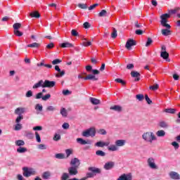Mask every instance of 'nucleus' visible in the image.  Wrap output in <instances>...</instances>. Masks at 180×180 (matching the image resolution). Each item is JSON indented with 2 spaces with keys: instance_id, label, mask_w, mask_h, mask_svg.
<instances>
[{
  "instance_id": "0e129e2a",
  "label": "nucleus",
  "mask_w": 180,
  "mask_h": 180,
  "mask_svg": "<svg viewBox=\"0 0 180 180\" xmlns=\"http://www.w3.org/2000/svg\"><path fill=\"white\" fill-rule=\"evenodd\" d=\"M22 120H23V115H18L15 119V123H20Z\"/></svg>"
},
{
  "instance_id": "a18cd8bd",
  "label": "nucleus",
  "mask_w": 180,
  "mask_h": 180,
  "mask_svg": "<svg viewBox=\"0 0 180 180\" xmlns=\"http://www.w3.org/2000/svg\"><path fill=\"white\" fill-rule=\"evenodd\" d=\"M78 8H80V9H88V6L86 4H77Z\"/></svg>"
},
{
  "instance_id": "aec40b11",
  "label": "nucleus",
  "mask_w": 180,
  "mask_h": 180,
  "mask_svg": "<svg viewBox=\"0 0 180 180\" xmlns=\"http://www.w3.org/2000/svg\"><path fill=\"white\" fill-rule=\"evenodd\" d=\"M160 57L162 58H163V60H166V61H168V63H169L170 60L168 59L169 57V53H168V52H167V51H161Z\"/></svg>"
},
{
  "instance_id": "423d86ee",
  "label": "nucleus",
  "mask_w": 180,
  "mask_h": 180,
  "mask_svg": "<svg viewBox=\"0 0 180 180\" xmlns=\"http://www.w3.org/2000/svg\"><path fill=\"white\" fill-rule=\"evenodd\" d=\"M91 72H92L93 75L89 74V75L85 77H84L85 81H87V79H91V80H93V81H98V78L96 77V76H95V75H98V74H100L99 70L94 69V70H92Z\"/></svg>"
},
{
  "instance_id": "e433bc0d",
  "label": "nucleus",
  "mask_w": 180,
  "mask_h": 180,
  "mask_svg": "<svg viewBox=\"0 0 180 180\" xmlns=\"http://www.w3.org/2000/svg\"><path fill=\"white\" fill-rule=\"evenodd\" d=\"M15 146H17L18 147H22V146H25V141L23 140L15 141Z\"/></svg>"
},
{
  "instance_id": "338daca9",
  "label": "nucleus",
  "mask_w": 180,
  "mask_h": 180,
  "mask_svg": "<svg viewBox=\"0 0 180 180\" xmlns=\"http://www.w3.org/2000/svg\"><path fill=\"white\" fill-rule=\"evenodd\" d=\"M38 148L39 150H47V146H46L45 144H39L38 146Z\"/></svg>"
},
{
  "instance_id": "6e6552de",
  "label": "nucleus",
  "mask_w": 180,
  "mask_h": 180,
  "mask_svg": "<svg viewBox=\"0 0 180 180\" xmlns=\"http://www.w3.org/2000/svg\"><path fill=\"white\" fill-rule=\"evenodd\" d=\"M137 42L133 39H129L126 43L125 47L127 50H131L133 46H136Z\"/></svg>"
},
{
  "instance_id": "2f4dec72",
  "label": "nucleus",
  "mask_w": 180,
  "mask_h": 180,
  "mask_svg": "<svg viewBox=\"0 0 180 180\" xmlns=\"http://www.w3.org/2000/svg\"><path fill=\"white\" fill-rule=\"evenodd\" d=\"M30 16L31 18H36L37 19H39V18H40V13L37 11H33L30 13Z\"/></svg>"
},
{
  "instance_id": "f8f14e48",
  "label": "nucleus",
  "mask_w": 180,
  "mask_h": 180,
  "mask_svg": "<svg viewBox=\"0 0 180 180\" xmlns=\"http://www.w3.org/2000/svg\"><path fill=\"white\" fill-rule=\"evenodd\" d=\"M154 158H150L148 159V165L152 169H158V167L155 165Z\"/></svg>"
},
{
  "instance_id": "a878e982",
  "label": "nucleus",
  "mask_w": 180,
  "mask_h": 180,
  "mask_svg": "<svg viewBox=\"0 0 180 180\" xmlns=\"http://www.w3.org/2000/svg\"><path fill=\"white\" fill-rule=\"evenodd\" d=\"M51 176V172L49 171L44 172L42 174L43 179H50Z\"/></svg>"
},
{
  "instance_id": "c85d7f7f",
  "label": "nucleus",
  "mask_w": 180,
  "mask_h": 180,
  "mask_svg": "<svg viewBox=\"0 0 180 180\" xmlns=\"http://www.w3.org/2000/svg\"><path fill=\"white\" fill-rule=\"evenodd\" d=\"M159 126L162 128V129H168V127H169V125L167 124V122L165 121H161L159 122Z\"/></svg>"
},
{
  "instance_id": "dca6fc26",
  "label": "nucleus",
  "mask_w": 180,
  "mask_h": 180,
  "mask_svg": "<svg viewBox=\"0 0 180 180\" xmlns=\"http://www.w3.org/2000/svg\"><path fill=\"white\" fill-rule=\"evenodd\" d=\"M114 167L115 162H108L104 165L103 168L106 171H109L110 169H112Z\"/></svg>"
},
{
  "instance_id": "bb28decb",
  "label": "nucleus",
  "mask_w": 180,
  "mask_h": 180,
  "mask_svg": "<svg viewBox=\"0 0 180 180\" xmlns=\"http://www.w3.org/2000/svg\"><path fill=\"white\" fill-rule=\"evenodd\" d=\"M89 101L91 103H92V105H99V103H101V100L95 98L94 97H90Z\"/></svg>"
},
{
  "instance_id": "79ce46f5",
  "label": "nucleus",
  "mask_w": 180,
  "mask_h": 180,
  "mask_svg": "<svg viewBox=\"0 0 180 180\" xmlns=\"http://www.w3.org/2000/svg\"><path fill=\"white\" fill-rule=\"evenodd\" d=\"M22 124L17 123L15 126L14 130H15V131H19V130H22Z\"/></svg>"
},
{
  "instance_id": "8fccbe9b",
  "label": "nucleus",
  "mask_w": 180,
  "mask_h": 180,
  "mask_svg": "<svg viewBox=\"0 0 180 180\" xmlns=\"http://www.w3.org/2000/svg\"><path fill=\"white\" fill-rule=\"evenodd\" d=\"M60 63H63V60L59 58H56L52 61L53 65H57V64H60Z\"/></svg>"
},
{
  "instance_id": "ddd939ff",
  "label": "nucleus",
  "mask_w": 180,
  "mask_h": 180,
  "mask_svg": "<svg viewBox=\"0 0 180 180\" xmlns=\"http://www.w3.org/2000/svg\"><path fill=\"white\" fill-rule=\"evenodd\" d=\"M55 70L57 71L58 72H60V74L56 75V78H60V77H64V75H65V71L61 70V69L60 68V66L57 65H55Z\"/></svg>"
},
{
  "instance_id": "f704fd0d",
  "label": "nucleus",
  "mask_w": 180,
  "mask_h": 180,
  "mask_svg": "<svg viewBox=\"0 0 180 180\" xmlns=\"http://www.w3.org/2000/svg\"><path fill=\"white\" fill-rule=\"evenodd\" d=\"M165 112V113H171L172 115H174V113L176 112V110L175 108H166Z\"/></svg>"
},
{
  "instance_id": "a211bd4d",
  "label": "nucleus",
  "mask_w": 180,
  "mask_h": 180,
  "mask_svg": "<svg viewBox=\"0 0 180 180\" xmlns=\"http://www.w3.org/2000/svg\"><path fill=\"white\" fill-rule=\"evenodd\" d=\"M25 112H26V108H17L15 110V114L18 115V116H23V113H25Z\"/></svg>"
},
{
  "instance_id": "4d7b16f0",
  "label": "nucleus",
  "mask_w": 180,
  "mask_h": 180,
  "mask_svg": "<svg viewBox=\"0 0 180 180\" xmlns=\"http://www.w3.org/2000/svg\"><path fill=\"white\" fill-rule=\"evenodd\" d=\"M112 39H116L117 37V30H116L115 28H113V32L111 34Z\"/></svg>"
},
{
  "instance_id": "774afa93",
  "label": "nucleus",
  "mask_w": 180,
  "mask_h": 180,
  "mask_svg": "<svg viewBox=\"0 0 180 180\" xmlns=\"http://www.w3.org/2000/svg\"><path fill=\"white\" fill-rule=\"evenodd\" d=\"M83 27L84 29H89V27H91V24L88 22H85L84 24H83Z\"/></svg>"
},
{
  "instance_id": "7ed1b4c3",
  "label": "nucleus",
  "mask_w": 180,
  "mask_h": 180,
  "mask_svg": "<svg viewBox=\"0 0 180 180\" xmlns=\"http://www.w3.org/2000/svg\"><path fill=\"white\" fill-rule=\"evenodd\" d=\"M142 139L148 143H153V141L157 140V137L153 132H145L142 135Z\"/></svg>"
},
{
  "instance_id": "4be33fe9",
  "label": "nucleus",
  "mask_w": 180,
  "mask_h": 180,
  "mask_svg": "<svg viewBox=\"0 0 180 180\" xmlns=\"http://www.w3.org/2000/svg\"><path fill=\"white\" fill-rule=\"evenodd\" d=\"M60 46L62 49H71L72 47H74V45L70 42H63L60 44Z\"/></svg>"
},
{
  "instance_id": "9d476101",
  "label": "nucleus",
  "mask_w": 180,
  "mask_h": 180,
  "mask_svg": "<svg viewBox=\"0 0 180 180\" xmlns=\"http://www.w3.org/2000/svg\"><path fill=\"white\" fill-rule=\"evenodd\" d=\"M133 179V176L131 173L129 174H122L117 180H131Z\"/></svg>"
},
{
  "instance_id": "39448f33",
  "label": "nucleus",
  "mask_w": 180,
  "mask_h": 180,
  "mask_svg": "<svg viewBox=\"0 0 180 180\" xmlns=\"http://www.w3.org/2000/svg\"><path fill=\"white\" fill-rule=\"evenodd\" d=\"M22 175L23 176H25V178H29V176H32V175H34L36 174V171L33 168H30L28 167H22Z\"/></svg>"
},
{
  "instance_id": "3c124183",
  "label": "nucleus",
  "mask_w": 180,
  "mask_h": 180,
  "mask_svg": "<svg viewBox=\"0 0 180 180\" xmlns=\"http://www.w3.org/2000/svg\"><path fill=\"white\" fill-rule=\"evenodd\" d=\"M151 44H153V39L150 37H148L145 46L146 47H149Z\"/></svg>"
},
{
  "instance_id": "c03bdc74",
  "label": "nucleus",
  "mask_w": 180,
  "mask_h": 180,
  "mask_svg": "<svg viewBox=\"0 0 180 180\" xmlns=\"http://www.w3.org/2000/svg\"><path fill=\"white\" fill-rule=\"evenodd\" d=\"M136 98L138 101H139V102L144 101V95H143V94H137L136 96Z\"/></svg>"
},
{
  "instance_id": "72a5a7b5",
  "label": "nucleus",
  "mask_w": 180,
  "mask_h": 180,
  "mask_svg": "<svg viewBox=\"0 0 180 180\" xmlns=\"http://www.w3.org/2000/svg\"><path fill=\"white\" fill-rule=\"evenodd\" d=\"M55 158H57V160H64V158H65V155L64 153H57L55 155Z\"/></svg>"
},
{
  "instance_id": "052dcab7",
  "label": "nucleus",
  "mask_w": 180,
  "mask_h": 180,
  "mask_svg": "<svg viewBox=\"0 0 180 180\" xmlns=\"http://www.w3.org/2000/svg\"><path fill=\"white\" fill-rule=\"evenodd\" d=\"M25 96L26 98H32V96H33V91H32V90L27 91L25 94Z\"/></svg>"
},
{
  "instance_id": "6e6d98bb",
  "label": "nucleus",
  "mask_w": 180,
  "mask_h": 180,
  "mask_svg": "<svg viewBox=\"0 0 180 180\" xmlns=\"http://www.w3.org/2000/svg\"><path fill=\"white\" fill-rule=\"evenodd\" d=\"M144 33V30L141 29H138L135 30V34H137L138 36H141Z\"/></svg>"
},
{
  "instance_id": "f257e3e1",
  "label": "nucleus",
  "mask_w": 180,
  "mask_h": 180,
  "mask_svg": "<svg viewBox=\"0 0 180 180\" xmlns=\"http://www.w3.org/2000/svg\"><path fill=\"white\" fill-rule=\"evenodd\" d=\"M53 86H56L55 81H50L47 79L43 81V79H41L33 85L32 89H37L39 88H53Z\"/></svg>"
},
{
  "instance_id": "e2e57ef3",
  "label": "nucleus",
  "mask_w": 180,
  "mask_h": 180,
  "mask_svg": "<svg viewBox=\"0 0 180 180\" xmlns=\"http://www.w3.org/2000/svg\"><path fill=\"white\" fill-rule=\"evenodd\" d=\"M66 158H68L71 154H72V150L71 149H66L65 150Z\"/></svg>"
},
{
  "instance_id": "4468645a",
  "label": "nucleus",
  "mask_w": 180,
  "mask_h": 180,
  "mask_svg": "<svg viewBox=\"0 0 180 180\" xmlns=\"http://www.w3.org/2000/svg\"><path fill=\"white\" fill-rule=\"evenodd\" d=\"M131 76L132 77V78H135L134 81L136 82H139V81H140V77L141 76V75H140V72L137 71H132L131 72Z\"/></svg>"
},
{
  "instance_id": "6ab92c4d",
  "label": "nucleus",
  "mask_w": 180,
  "mask_h": 180,
  "mask_svg": "<svg viewBox=\"0 0 180 180\" xmlns=\"http://www.w3.org/2000/svg\"><path fill=\"white\" fill-rule=\"evenodd\" d=\"M77 142L79 143V144H82V146H85V144H91L92 142L89 140H84L82 138H77Z\"/></svg>"
},
{
  "instance_id": "69168bd1",
  "label": "nucleus",
  "mask_w": 180,
  "mask_h": 180,
  "mask_svg": "<svg viewBox=\"0 0 180 180\" xmlns=\"http://www.w3.org/2000/svg\"><path fill=\"white\" fill-rule=\"evenodd\" d=\"M35 99H43V93L39 92L36 94Z\"/></svg>"
},
{
  "instance_id": "58836bf2",
  "label": "nucleus",
  "mask_w": 180,
  "mask_h": 180,
  "mask_svg": "<svg viewBox=\"0 0 180 180\" xmlns=\"http://www.w3.org/2000/svg\"><path fill=\"white\" fill-rule=\"evenodd\" d=\"M96 155L98 157H105V155H106V153L103 152V150H97L96 152Z\"/></svg>"
},
{
  "instance_id": "09e8293b",
  "label": "nucleus",
  "mask_w": 180,
  "mask_h": 180,
  "mask_svg": "<svg viewBox=\"0 0 180 180\" xmlns=\"http://www.w3.org/2000/svg\"><path fill=\"white\" fill-rule=\"evenodd\" d=\"M25 136L27 139H29V140H32V139L34 137V135L32 132H27Z\"/></svg>"
},
{
  "instance_id": "b1692460",
  "label": "nucleus",
  "mask_w": 180,
  "mask_h": 180,
  "mask_svg": "<svg viewBox=\"0 0 180 180\" xmlns=\"http://www.w3.org/2000/svg\"><path fill=\"white\" fill-rule=\"evenodd\" d=\"M171 28L166 27V29H163L161 30V33L163 36H169L171 34Z\"/></svg>"
},
{
  "instance_id": "0eeeda50",
  "label": "nucleus",
  "mask_w": 180,
  "mask_h": 180,
  "mask_svg": "<svg viewBox=\"0 0 180 180\" xmlns=\"http://www.w3.org/2000/svg\"><path fill=\"white\" fill-rule=\"evenodd\" d=\"M69 178L70 176H75V175H78V167H75L74 166H71L68 169Z\"/></svg>"
},
{
  "instance_id": "bf43d9fd",
  "label": "nucleus",
  "mask_w": 180,
  "mask_h": 180,
  "mask_svg": "<svg viewBox=\"0 0 180 180\" xmlns=\"http://www.w3.org/2000/svg\"><path fill=\"white\" fill-rule=\"evenodd\" d=\"M145 100L146 101L148 105H151V103H153V101L150 99V97H148V95L147 94L145 95Z\"/></svg>"
},
{
  "instance_id": "5fc2aeb1",
  "label": "nucleus",
  "mask_w": 180,
  "mask_h": 180,
  "mask_svg": "<svg viewBox=\"0 0 180 180\" xmlns=\"http://www.w3.org/2000/svg\"><path fill=\"white\" fill-rule=\"evenodd\" d=\"M35 137L37 143H41V138H40V134H39V132H35Z\"/></svg>"
},
{
  "instance_id": "680f3d73",
  "label": "nucleus",
  "mask_w": 180,
  "mask_h": 180,
  "mask_svg": "<svg viewBox=\"0 0 180 180\" xmlns=\"http://www.w3.org/2000/svg\"><path fill=\"white\" fill-rule=\"evenodd\" d=\"M35 110H39V112H41L43 110V105L40 104H37L35 105Z\"/></svg>"
},
{
  "instance_id": "de8ad7c7",
  "label": "nucleus",
  "mask_w": 180,
  "mask_h": 180,
  "mask_svg": "<svg viewBox=\"0 0 180 180\" xmlns=\"http://www.w3.org/2000/svg\"><path fill=\"white\" fill-rule=\"evenodd\" d=\"M53 140L54 141H59V140H61V135L55 134L53 136Z\"/></svg>"
},
{
  "instance_id": "4c0bfd02",
  "label": "nucleus",
  "mask_w": 180,
  "mask_h": 180,
  "mask_svg": "<svg viewBox=\"0 0 180 180\" xmlns=\"http://www.w3.org/2000/svg\"><path fill=\"white\" fill-rule=\"evenodd\" d=\"M97 133L101 136H106V134H108V132L105 130V129H100L97 130Z\"/></svg>"
},
{
  "instance_id": "c756f323",
  "label": "nucleus",
  "mask_w": 180,
  "mask_h": 180,
  "mask_svg": "<svg viewBox=\"0 0 180 180\" xmlns=\"http://www.w3.org/2000/svg\"><path fill=\"white\" fill-rule=\"evenodd\" d=\"M26 152H27V148H26L25 147L19 146L17 148V153H18L19 154H23Z\"/></svg>"
},
{
  "instance_id": "7c9ffc66",
  "label": "nucleus",
  "mask_w": 180,
  "mask_h": 180,
  "mask_svg": "<svg viewBox=\"0 0 180 180\" xmlns=\"http://www.w3.org/2000/svg\"><path fill=\"white\" fill-rule=\"evenodd\" d=\"M108 151H117L119 150V148L117 146L115 145H110V146L108 147Z\"/></svg>"
},
{
  "instance_id": "603ef678",
  "label": "nucleus",
  "mask_w": 180,
  "mask_h": 180,
  "mask_svg": "<svg viewBox=\"0 0 180 180\" xmlns=\"http://www.w3.org/2000/svg\"><path fill=\"white\" fill-rule=\"evenodd\" d=\"M96 147H101L103 148L104 146V142L102 141H98L95 143Z\"/></svg>"
},
{
  "instance_id": "412c9836",
  "label": "nucleus",
  "mask_w": 180,
  "mask_h": 180,
  "mask_svg": "<svg viewBox=\"0 0 180 180\" xmlns=\"http://www.w3.org/2000/svg\"><path fill=\"white\" fill-rule=\"evenodd\" d=\"M110 110H114L115 112H118V113H120L122 110H123V108L120 105H115L114 106H111L110 108Z\"/></svg>"
},
{
  "instance_id": "13d9d810",
  "label": "nucleus",
  "mask_w": 180,
  "mask_h": 180,
  "mask_svg": "<svg viewBox=\"0 0 180 180\" xmlns=\"http://www.w3.org/2000/svg\"><path fill=\"white\" fill-rule=\"evenodd\" d=\"M14 34H15V36H18V37H20L23 36V32L19 31V30H14Z\"/></svg>"
},
{
  "instance_id": "49530a36",
  "label": "nucleus",
  "mask_w": 180,
  "mask_h": 180,
  "mask_svg": "<svg viewBox=\"0 0 180 180\" xmlns=\"http://www.w3.org/2000/svg\"><path fill=\"white\" fill-rule=\"evenodd\" d=\"M134 26L136 29H143V25H141V23H139V21L134 22Z\"/></svg>"
},
{
  "instance_id": "cd10ccee",
  "label": "nucleus",
  "mask_w": 180,
  "mask_h": 180,
  "mask_svg": "<svg viewBox=\"0 0 180 180\" xmlns=\"http://www.w3.org/2000/svg\"><path fill=\"white\" fill-rule=\"evenodd\" d=\"M106 16H109V13L106 10H102L99 13H98V17L99 18H105Z\"/></svg>"
},
{
  "instance_id": "37998d69",
  "label": "nucleus",
  "mask_w": 180,
  "mask_h": 180,
  "mask_svg": "<svg viewBox=\"0 0 180 180\" xmlns=\"http://www.w3.org/2000/svg\"><path fill=\"white\" fill-rule=\"evenodd\" d=\"M60 115H62L63 117H67V115H68L67 112V110L65 108H62L60 110Z\"/></svg>"
},
{
  "instance_id": "9b49d317",
  "label": "nucleus",
  "mask_w": 180,
  "mask_h": 180,
  "mask_svg": "<svg viewBox=\"0 0 180 180\" xmlns=\"http://www.w3.org/2000/svg\"><path fill=\"white\" fill-rule=\"evenodd\" d=\"M70 165L76 168H79V165H81V162L79 161V159H78L77 158H75L71 160Z\"/></svg>"
},
{
  "instance_id": "c9c22d12",
  "label": "nucleus",
  "mask_w": 180,
  "mask_h": 180,
  "mask_svg": "<svg viewBox=\"0 0 180 180\" xmlns=\"http://www.w3.org/2000/svg\"><path fill=\"white\" fill-rule=\"evenodd\" d=\"M156 135L158 136V137H164L165 136V131L159 130L156 132Z\"/></svg>"
},
{
  "instance_id": "ea45409f",
  "label": "nucleus",
  "mask_w": 180,
  "mask_h": 180,
  "mask_svg": "<svg viewBox=\"0 0 180 180\" xmlns=\"http://www.w3.org/2000/svg\"><path fill=\"white\" fill-rule=\"evenodd\" d=\"M13 27L14 30H19V29H20V27H22V24H20L19 22H16V23L13 24Z\"/></svg>"
},
{
  "instance_id": "1a4fd4ad",
  "label": "nucleus",
  "mask_w": 180,
  "mask_h": 180,
  "mask_svg": "<svg viewBox=\"0 0 180 180\" xmlns=\"http://www.w3.org/2000/svg\"><path fill=\"white\" fill-rule=\"evenodd\" d=\"M87 180L86 177H83L82 179H78V178H72L70 179V175L68 173H63L60 177V180Z\"/></svg>"
},
{
  "instance_id": "5701e85b",
  "label": "nucleus",
  "mask_w": 180,
  "mask_h": 180,
  "mask_svg": "<svg viewBox=\"0 0 180 180\" xmlns=\"http://www.w3.org/2000/svg\"><path fill=\"white\" fill-rule=\"evenodd\" d=\"M126 144V141L123 139H118L115 141L117 147H123Z\"/></svg>"
},
{
  "instance_id": "864d4df0",
  "label": "nucleus",
  "mask_w": 180,
  "mask_h": 180,
  "mask_svg": "<svg viewBox=\"0 0 180 180\" xmlns=\"http://www.w3.org/2000/svg\"><path fill=\"white\" fill-rule=\"evenodd\" d=\"M115 81L118 82V84H122V85H126V82L120 78L115 79Z\"/></svg>"
},
{
  "instance_id": "a19ab883",
  "label": "nucleus",
  "mask_w": 180,
  "mask_h": 180,
  "mask_svg": "<svg viewBox=\"0 0 180 180\" xmlns=\"http://www.w3.org/2000/svg\"><path fill=\"white\" fill-rule=\"evenodd\" d=\"M179 10V8H176L174 9L169 10L168 13H169V15H175V13H176V12H178Z\"/></svg>"
},
{
  "instance_id": "473e14b6",
  "label": "nucleus",
  "mask_w": 180,
  "mask_h": 180,
  "mask_svg": "<svg viewBox=\"0 0 180 180\" xmlns=\"http://www.w3.org/2000/svg\"><path fill=\"white\" fill-rule=\"evenodd\" d=\"M27 47H31L32 49L33 48L39 49V47H40V44L37 42H34L32 44L27 45Z\"/></svg>"
},
{
  "instance_id": "20e7f679",
  "label": "nucleus",
  "mask_w": 180,
  "mask_h": 180,
  "mask_svg": "<svg viewBox=\"0 0 180 180\" xmlns=\"http://www.w3.org/2000/svg\"><path fill=\"white\" fill-rule=\"evenodd\" d=\"M96 135V129L95 127H90L82 133L83 137H95Z\"/></svg>"
},
{
  "instance_id": "f03ea898",
  "label": "nucleus",
  "mask_w": 180,
  "mask_h": 180,
  "mask_svg": "<svg viewBox=\"0 0 180 180\" xmlns=\"http://www.w3.org/2000/svg\"><path fill=\"white\" fill-rule=\"evenodd\" d=\"M171 18V14L169 13H165L160 15V25L163 27H168L169 29H171V25L168 24V19Z\"/></svg>"
},
{
  "instance_id": "f3484780",
  "label": "nucleus",
  "mask_w": 180,
  "mask_h": 180,
  "mask_svg": "<svg viewBox=\"0 0 180 180\" xmlns=\"http://www.w3.org/2000/svg\"><path fill=\"white\" fill-rule=\"evenodd\" d=\"M169 175L171 179H174V180H179L180 179V175L176 172H170Z\"/></svg>"
},
{
  "instance_id": "2eb2a0df",
  "label": "nucleus",
  "mask_w": 180,
  "mask_h": 180,
  "mask_svg": "<svg viewBox=\"0 0 180 180\" xmlns=\"http://www.w3.org/2000/svg\"><path fill=\"white\" fill-rule=\"evenodd\" d=\"M88 169L91 172H93V174L94 175H96L97 174H101L102 173V169H101L100 168H98V167H89Z\"/></svg>"
},
{
  "instance_id": "393cba45",
  "label": "nucleus",
  "mask_w": 180,
  "mask_h": 180,
  "mask_svg": "<svg viewBox=\"0 0 180 180\" xmlns=\"http://www.w3.org/2000/svg\"><path fill=\"white\" fill-rule=\"evenodd\" d=\"M82 41V46H84V47H89V46L92 45V42L91 41H88V39L86 38H83Z\"/></svg>"
}]
</instances>
